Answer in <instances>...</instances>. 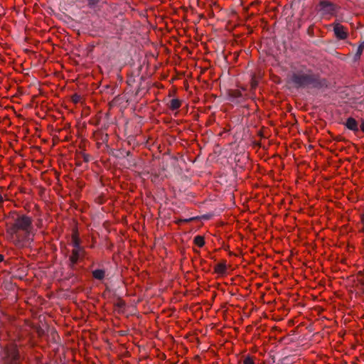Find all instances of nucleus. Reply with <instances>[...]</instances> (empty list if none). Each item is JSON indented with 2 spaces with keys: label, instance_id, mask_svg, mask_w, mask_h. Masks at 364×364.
I'll return each mask as SVG.
<instances>
[{
  "label": "nucleus",
  "instance_id": "nucleus-1",
  "mask_svg": "<svg viewBox=\"0 0 364 364\" xmlns=\"http://www.w3.org/2000/svg\"><path fill=\"white\" fill-rule=\"evenodd\" d=\"M30 232H25L19 229L8 227L6 229V237L16 245H22L29 238Z\"/></svg>",
  "mask_w": 364,
  "mask_h": 364
},
{
  "label": "nucleus",
  "instance_id": "nucleus-18",
  "mask_svg": "<svg viewBox=\"0 0 364 364\" xmlns=\"http://www.w3.org/2000/svg\"><path fill=\"white\" fill-rule=\"evenodd\" d=\"M73 101H74L75 102H77V97H73Z\"/></svg>",
  "mask_w": 364,
  "mask_h": 364
},
{
  "label": "nucleus",
  "instance_id": "nucleus-13",
  "mask_svg": "<svg viewBox=\"0 0 364 364\" xmlns=\"http://www.w3.org/2000/svg\"><path fill=\"white\" fill-rule=\"evenodd\" d=\"M244 364H255L253 359L250 357H247L243 361Z\"/></svg>",
  "mask_w": 364,
  "mask_h": 364
},
{
  "label": "nucleus",
  "instance_id": "nucleus-4",
  "mask_svg": "<svg viewBox=\"0 0 364 364\" xmlns=\"http://www.w3.org/2000/svg\"><path fill=\"white\" fill-rule=\"evenodd\" d=\"M334 33L337 38L340 39H345L347 38L346 29L340 24H336L334 26Z\"/></svg>",
  "mask_w": 364,
  "mask_h": 364
},
{
  "label": "nucleus",
  "instance_id": "nucleus-12",
  "mask_svg": "<svg viewBox=\"0 0 364 364\" xmlns=\"http://www.w3.org/2000/svg\"><path fill=\"white\" fill-rule=\"evenodd\" d=\"M8 356L11 357V358L14 360H17L18 359V353H17L16 348H14L11 353L9 354Z\"/></svg>",
  "mask_w": 364,
  "mask_h": 364
},
{
  "label": "nucleus",
  "instance_id": "nucleus-7",
  "mask_svg": "<svg viewBox=\"0 0 364 364\" xmlns=\"http://www.w3.org/2000/svg\"><path fill=\"white\" fill-rule=\"evenodd\" d=\"M346 126L348 129L357 131L358 130V123L356 120L353 118H348L346 121Z\"/></svg>",
  "mask_w": 364,
  "mask_h": 364
},
{
  "label": "nucleus",
  "instance_id": "nucleus-15",
  "mask_svg": "<svg viewBox=\"0 0 364 364\" xmlns=\"http://www.w3.org/2000/svg\"><path fill=\"white\" fill-rule=\"evenodd\" d=\"M97 2H98V0H89V3L90 4H95Z\"/></svg>",
  "mask_w": 364,
  "mask_h": 364
},
{
  "label": "nucleus",
  "instance_id": "nucleus-6",
  "mask_svg": "<svg viewBox=\"0 0 364 364\" xmlns=\"http://www.w3.org/2000/svg\"><path fill=\"white\" fill-rule=\"evenodd\" d=\"M82 251V250L81 249L80 247H74L73 252H72V255L70 257V260L73 263L77 262V261L78 260V259L80 256Z\"/></svg>",
  "mask_w": 364,
  "mask_h": 364
},
{
  "label": "nucleus",
  "instance_id": "nucleus-8",
  "mask_svg": "<svg viewBox=\"0 0 364 364\" xmlns=\"http://www.w3.org/2000/svg\"><path fill=\"white\" fill-rule=\"evenodd\" d=\"M105 271L102 269H95L92 272V276L95 279H102L105 277Z\"/></svg>",
  "mask_w": 364,
  "mask_h": 364
},
{
  "label": "nucleus",
  "instance_id": "nucleus-2",
  "mask_svg": "<svg viewBox=\"0 0 364 364\" xmlns=\"http://www.w3.org/2000/svg\"><path fill=\"white\" fill-rule=\"evenodd\" d=\"M31 219L26 215L19 216L10 227L21 230L25 232H30L31 231Z\"/></svg>",
  "mask_w": 364,
  "mask_h": 364
},
{
  "label": "nucleus",
  "instance_id": "nucleus-3",
  "mask_svg": "<svg viewBox=\"0 0 364 364\" xmlns=\"http://www.w3.org/2000/svg\"><path fill=\"white\" fill-rule=\"evenodd\" d=\"M292 81L296 86H304L311 82V78L306 75L297 74L293 76Z\"/></svg>",
  "mask_w": 364,
  "mask_h": 364
},
{
  "label": "nucleus",
  "instance_id": "nucleus-17",
  "mask_svg": "<svg viewBox=\"0 0 364 364\" xmlns=\"http://www.w3.org/2000/svg\"><path fill=\"white\" fill-rule=\"evenodd\" d=\"M4 259V256L0 255V262H2Z\"/></svg>",
  "mask_w": 364,
  "mask_h": 364
},
{
  "label": "nucleus",
  "instance_id": "nucleus-16",
  "mask_svg": "<svg viewBox=\"0 0 364 364\" xmlns=\"http://www.w3.org/2000/svg\"><path fill=\"white\" fill-rule=\"evenodd\" d=\"M360 129L364 132V121L360 124Z\"/></svg>",
  "mask_w": 364,
  "mask_h": 364
},
{
  "label": "nucleus",
  "instance_id": "nucleus-9",
  "mask_svg": "<svg viewBox=\"0 0 364 364\" xmlns=\"http://www.w3.org/2000/svg\"><path fill=\"white\" fill-rule=\"evenodd\" d=\"M181 105V102L178 99H173L170 102V109L172 110H176L178 109Z\"/></svg>",
  "mask_w": 364,
  "mask_h": 364
},
{
  "label": "nucleus",
  "instance_id": "nucleus-10",
  "mask_svg": "<svg viewBox=\"0 0 364 364\" xmlns=\"http://www.w3.org/2000/svg\"><path fill=\"white\" fill-rule=\"evenodd\" d=\"M194 243L199 247H202L205 245V240L203 237L198 235L194 238Z\"/></svg>",
  "mask_w": 364,
  "mask_h": 364
},
{
  "label": "nucleus",
  "instance_id": "nucleus-11",
  "mask_svg": "<svg viewBox=\"0 0 364 364\" xmlns=\"http://www.w3.org/2000/svg\"><path fill=\"white\" fill-rule=\"evenodd\" d=\"M72 242L74 247H80V240L77 237V234H73L72 237Z\"/></svg>",
  "mask_w": 364,
  "mask_h": 364
},
{
  "label": "nucleus",
  "instance_id": "nucleus-14",
  "mask_svg": "<svg viewBox=\"0 0 364 364\" xmlns=\"http://www.w3.org/2000/svg\"><path fill=\"white\" fill-rule=\"evenodd\" d=\"M321 6L324 7L326 6H331V5L328 4L327 2L322 1V2H321Z\"/></svg>",
  "mask_w": 364,
  "mask_h": 364
},
{
  "label": "nucleus",
  "instance_id": "nucleus-19",
  "mask_svg": "<svg viewBox=\"0 0 364 364\" xmlns=\"http://www.w3.org/2000/svg\"><path fill=\"white\" fill-rule=\"evenodd\" d=\"M3 201V198L1 196H0V202Z\"/></svg>",
  "mask_w": 364,
  "mask_h": 364
},
{
  "label": "nucleus",
  "instance_id": "nucleus-5",
  "mask_svg": "<svg viewBox=\"0 0 364 364\" xmlns=\"http://www.w3.org/2000/svg\"><path fill=\"white\" fill-rule=\"evenodd\" d=\"M227 271V264L225 262H221L217 264L214 267L215 273L219 275H223Z\"/></svg>",
  "mask_w": 364,
  "mask_h": 364
},
{
  "label": "nucleus",
  "instance_id": "nucleus-20",
  "mask_svg": "<svg viewBox=\"0 0 364 364\" xmlns=\"http://www.w3.org/2000/svg\"><path fill=\"white\" fill-rule=\"evenodd\" d=\"M192 220V219H187V220H184V221H186V222H188V221H190V220Z\"/></svg>",
  "mask_w": 364,
  "mask_h": 364
}]
</instances>
